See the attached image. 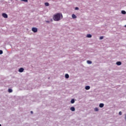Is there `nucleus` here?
I'll use <instances>...</instances> for the list:
<instances>
[{"mask_svg":"<svg viewBox=\"0 0 126 126\" xmlns=\"http://www.w3.org/2000/svg\"><path fill=\"white\" fill-rule=\"evenodd\" d=\"M103 39V36H101L99 37L100 40H102Z\"/></svg>","mask_w":126,"mask_h":126,"instance_id":"6ab92c4d","label":"nucleus"},{"mask_svg":"<svg viewBox=\"0 0 126 126\" xmlns=\"http://www.w3.org/2000/svg\"><path fill=\"white\" fill-rule=\"evenodd\" d=\"M61 18H63V14L60 13L56 14L53 17V19L55 21H59L60 20Z\"/></svg>","mask_w":126,"mask_h":126,"instance_id":"f257e3e1","label":"nucleus"},{"mask_svg":"<svg viewBox=\"0 0 126 126\" xmlns=\"http://www.w3.org/2000/svg\"><path fill=\"white\" fill-rule=\"evenodd\" d=\"M70 110H71L72 112H74V111H75V108H74V107H71Z\"/></svg>","mask_w":126,"mask_h":126,"instance_id":"39448f33","label":"nucleus"},{"mask_svg":"<svg viewBox=\"0 0 126 126\" xmlns=\"http://www.w3.org/2000/svg\"><path fill=\"white\" fill-rule=\"evenodd\" d=\"M125 27H126V25H125Z\"/></svg>","mask_w":126,"mask_h":126,"instance_id":"a878e982","label":"nucleus"},{"mask_svg":"<svg viewBox=\"0 0 126 126\" xmlns=\"http://www.w3.org/2000/svg\"><path fill=\"white\" fill-rule=\"evenodd\" d=\"M72 18L73 19H76L77 18V16L75 14H72Z\"/></svg>","mask_w":126,"mask_h":126,"instance_id":"423d86ee","label":"nucleus"},{"mask_svg":"<svg viewBox=\"0 0 126 126\" xmlns=\"http://www.w3.org/2000/svg\"><path fill=\"white\" fill-rule=\"evenodd\" d=\"M104 104L103 103H100V104H99V107L100 108H103V107H104Z\"/></svg>","mask_w":126,"mask_h":126,"instance_id":"6e6552de","label":"nucleus"},{"mask_svg":"<svg viewBox=\"0 0 126 126\" xmlns=\"http://www.w3.org/2000/svg\"><path fill=\"white\" fill-rule=\"evenodd\" d=\"M119 114L120 115H121L122 114V111H120Z\"/></svg>","mask_w":126,"mask_h":126,"instance_id":"4be33fe9","label":"nucleus"},{"mask_svg":"<svg viewBox=\"0 0 126 126\" xmlns=\"http://www.w3.org/2000/svg\"><path fill=\"white\" fill-rule=\"evenodd\" d=\"M8 93H12V90L11 89H8Z\"/></svg>","mask_w":126,"mask_h":126,"instance_id":"dca6fc26","label":"nucleus"},{"mask_svg":"<svg viewBox=\"0 0 126 126\" xmlns=\"http://www.w3.org/2000/svg\"><path fill=\"white\" fill-rule=\"evenodd\" d=\"M79 8L76 7L75 8V10H79Z\"/></svg>","mask_w":126,"mask_h":126,"instance_id":"412c9836","label":"nucleus"},{"mask_svg":"<svg viewBox=\"0 0 126 126\" xmlns=\"http://www.w3.org/2000/svg\"><path fill=\"white\" fill-rule=\"evenodd\" d=\"M32 30L34 33L37 32V29L36 28H32Z\"/></svg>","mask_w":126,"mask_h":126,"instance_id":"7ed1b4c3","label":"nucleus"},{"mask_svg":"<svg viewBox=\"0 0 126 126\" xmlns=\"http://www.w3.org/2000/svg\"><path fill=\"white\" fill-rule=\"evenodd\" d=\"M45 6H49V3L48 2H45Z\"/></svg>","mask_w":126,"mask_h":126,"instance_id":"f8f14e48","label":"nucleus"},{"mask_svg":"<svg viewBox=\"0 0 126 126\" xmlns=\"http://www.w3.org/2000/svg\"><path fill=\"white\" fill-rule=\"evenodd\" d=\"M116 64L117 65H121L122 64V63L121 62H118L117 63H116Z\"/></svg>","mask_w":126,"mask_h":126,"instance_id":"1a4fd4ad","label":"nucleus"},{"mask_svg":"<svg viewBox=\"0 0 126 126\" xmlns=\"http://www.w3.org/2000/svg\"><path fill=\"white\" fill-rule=\"evenodd\" d=\"M2 53H3L2 51V50H0V55L2 54Z\"/></svg>","mask_w":126,"mask_h":126,"instance_id":"aec40b11","label":"nucleus"},{"mask_svg":"<svg viewBox=\"0 0 126 126\" xmlns=\"http://www.w3.org/2000/svg\"><path fill=\"white\" fill-rule=\"evenodd\" d=\"M65 77L66 78H69V74H65Z\"/></svg>","mask_w":126,"mask_h":126,"instance_id":"2eb2a0df","label":"nucleus"},{"mask_svg":"<svg viewBox=\"0 0 126 126\" xmlns=\"http://www.w3.org/2000/svg\"><path fill=\"white\" fill-rule=\"evenodd\" d=\"M22 0L23 1H24V2H28V0Z\"/></svg>","mask_w":126,"mask_h":126,"instance_id":"a211bd4d","label":"nucleus"},{"mask_svg":"<svg viewBox=\"0 0 126 126\" xmlns=\"http://www.w3.org/2000/svg\"><path fill=\"white\" fill-rule=\"evenodd\" d=\"M87 63H88L89 64H91L92 63V62L90 61H87Z\"/></svg>","mask_w":126,"mask_h":126,"instance_id":"9b49d317","label":"nucleus"},{"mask_svg":"<svg viewBox=\"0 0 126 126\" xmlns=\"http://www.w3.org/2000/svg\"><path fill=\"white\" fill-rule=\"evenodd\" d=\"M94 111H96V112L98 111V108H94Z\"/></svg>","mask_w":126,"mask_h":126,"instance_id":"f3484780","label":"nucleus"},{"mask_svg":"<svg viewBox=\"0 0 126 126\" xmlns=\"http://www.w3.org/2000/svg\"><path fill=\"white\" fill-rule=\"evenodd\" d=\"M0 126H1V125L0 124Z\"/></svg>","mask_w":126,"mask_h":126,"instance_id":"393cba45","label":"nucleus"},{"mask_svg":"<svg viewBox=\"0 0 126 126\" xmlns=\"http://www.w3.org/2000/svg\"><path fill=\"white\" fill-rule=\"evenodd\" d=\"M24 71V69L23 68H20L19 69V72H23Z\"/></svg>","mask_w":126,"mask_h":126,"instance_id":"20e7f679","label":"nucleus"},{"mask_svg":"<svg viewBox=\"0 0 126 126\" xmlns=\"http://www.w3.org/2000/svg\"><path fill=\"white\" fill-rule=\"evenodd\" d=\"M74 103H75V100H74V99H72V100H71V104H74Z\"/></svg>","mask_w":126,"mask_h":126,"instance_id":"4468645a","label":"nucleus"},{"mask_svg":"<svg viewBox=\"0 0 126 126\" xmlns=\"http://www.w3.org/2000/svg\"><path fill=\"white\" fill-rule=\"evenodd\" d=\"M90 89V87L89 86H86L85 87V89H86V90H89Z\"/></svg>","mask_w":126,"mask_h":126,"instance_id":"0eeeda50","label":"nucleus"},{"mask_svg":"<svg viewBox=\"0 0 126 126\" xmlns=\"http://www.w3.org/2000/svg\"><path fill=\"white\" fill-rule=\"evenodd\" d=\"M2 16L4 18H5V19H7L8 18L7 15L5 13H3L2 14Z\"/></svg>","mask_w":126,"mask_h":126,"instance_id":"f03ea898","label":"nucleus"},{"mask_svg":"<svg viewBox=\"0 0 126 126\" xmlns=\"http://www.w3.org/2000/svg\"><path fill=\"white\" fill-rule=\"evenodd\" d=\"M31 114H33V111H31Z\"/></svg>","mask_w":126,"mask_h":126,"instance_id":"5701e85b","label":"nucleus"},{"mask_svg":"<svg viewBox=\"0 0 126 126\" xmlns=\"http://www.w3.org/2000/svg\"><path fill=\"white\" fill-rule=\"evenodd\" d=\"M125 120L126 121V115H125Z\"/></svg>","mask_w":126,"mask_h":126,"instance_id":"b1692460","label":"nucleus"},{"mask_svg":"<svg viewBox=\"0 0 126 126\" xmlns=\"http://www.w3.org/2000/svg\"><path fill=\"white\" fill-rule=\"evenodd\" d=\"M121 13H122V14H126V11H121Z\"/></svg>","mask_w":126,"mask_h":126,"instance_id":"ddd939ff","label":"nucleus"},{"mask_svg":"<svg viewBox=\"0 0 126 126\" xmlns=\"http://www.w3.org/2000/svg\"><path fill=\"white\" fill-rule=\"evenodd\" d=\"M92 37V35L91 34H89L87 35V37L88 38H91Z\"/></svg>","mask_w":126,"mask_h":126,"instance_id":"9d476101","label":"nucleus"}]
</instances>
